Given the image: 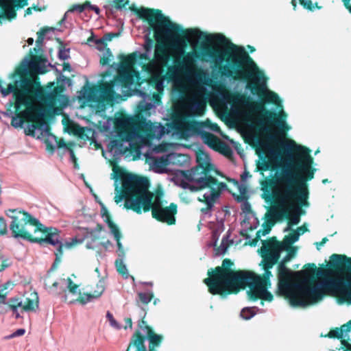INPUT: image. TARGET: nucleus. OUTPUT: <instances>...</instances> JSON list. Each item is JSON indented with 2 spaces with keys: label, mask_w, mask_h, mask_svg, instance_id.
Wrapping results in <instances>:
<instances>
[{
  "label": "nucleus",
  "mask_w": 351,
  "mask_h": 351,
  "mask_svg": "<svg viewBox=\"0 0 351 351\" xmlns=\"http://www.w3.org/2000/svg\"><path fill=\"white\" fill-rule=\"evenodd\" d=\"M118 58L120 60L119 71H132L137 58L136 52L128 55L119 54Z\"/></svg>",
  "instance_id": "412c9836"
},
{
  "label": "nucleus",
  "mask_w": 351,
  "mask_h": 351,
  "mask_svg": "<svg viewBox=\"0 0 351 351\" xmlns=\"http://www.w3.org/2000/svg\"><path fill=\"white\" fill-rule=\"evenodd\" d=\"M88 5H90V1H86L82 4H74L72 5L69 8V12H75L77 11L80 13L84 12L86 8H88Z\"/></svg>",
  "instance_id": "58836bf2"
},
{
  "label": "nucleus",
  "mask_w": 351,
  "mask_h": 351,
  "mask_svg": "<svg viewBox=\"0 0 351 351\" xmlns=\"http://www.w3.org/2000/svg\"><path fill=\"white\" fill-rule=\"evenodd\" d=\"M326 337L332 339H343L342 330L339 329V328H335L334 329H331Z\"/></svg>",
  "instance_id": "a19ab883"
},
{
  "label": "nucleus",
  "mask_w": 351,
  "mask_h": 351,
  "mask_svg": "<svg viewBox=\"0 0 351 351\" xmlns=\"http://www.w3.org/2000/svg\"><path fill=\"white\" fill-rule=\"evenodd\" d=\"M172 128L180 132L181 135L188 138L193 134H200L203 142L215 151L220 150L222 141L215 134L202 131L204 125L202 122L196 120H184L179 114L172 117Z\"/></svg>",
  "instance_id": "ddd939ff"
},
{
  "label": "nucleus",
  "mask_w": 351,
  "mask_h": 351,
  "mask_svg": "<svg viewBox=\"0 0 351 351\" xmlns=\"http://www.w3.org/2000/svg\"><path fill=\"white\" fill-rule=\"evenodd\" d=\"M339 329L342 330V334H343V332H349L351 330V320L343 324Z\"/></svg>",
  "instance_id": "864d4df0"
},
{
  "label": "nucleus",
  "mask_w": 351,
  "mask_h": 351,
  "mask_svg": "<svg viewBox=\"0 0 351 351\" xmlns=\"http://www.w3.org/2000/svg\"><path fill=\"white\" fill-rule=\"evenodd\" d=\"M8 304L13 312L16 311L19 307L23 308V301L18 297L10 298Z\"/></svg>",
  "instance_id": "72a5a7b5"
},
{
  "label": "nucleus",
  "mask_w": 351,
  "mask_h": 351,
  "mask_svg": "<svg viewBox=\"0 0 351 351\" xmlns=\"http://www.w3.org/2000/svg\"><path fill=\"white\" fill-rule=\"evenodd\" d=\"M7 110L10 112L11 114H14L11 120V125L14 128H21L24 122L27 121V118L24 115L21 114V110H16L15 109L14 112H13L10 106Z\"/></svg>",
  "instance_id": "a878e982"
},
{
  "label": "nucleus",
  "mask_w": 351,
  "mask_h": 351,
  "mask_svg": "<svg viewBox=\"0 0 351 351\" xmlns=\"http://www.w3.org/2000/svg\"><path fill=\"white\" fill-rule=\"evenodd\" d=\"M151 122L147 121L146 119L143 117H138L133 121L134 129L143 134H148L151 130Z\"/></svg>",
  "instance_id": "5701e85b"
},
{
  "label": "nucleus",
  "mask_w": 351,
  "mask_h": 351,
  "mask_svg": "<svg viewBox=\"0 0 351 351\" xmlns=\"http://www.w3.org/2000/svg\"><path fill=\"white\" fill-rule=\"evenodd\" d=\"M265 101L267 103L278 105L280 103V98L276 93L273 91H267L265 94Z\"/></svg>",
  "instance_id": "473e14b6"
},
{
  "label": "nucleus",
  "mask_w": 351,
  "mask_h": 351,
  "mask_svg": "<svg viewBox=\"0 0 351 351\" xmlns=\"http://www.w3.org/2000/svg\"><path fill=\"white\" fill-rule=\"evenodd\" d=\"M9 212L12 213V215L7 213L12 219L9 227L12 237L31 243L57 246L54 252L56 259L53 266L61 261L64 246L70 249L80 243L77 239H73L71 242L63 244L60 240V232L56 228L45 226L38 219L25 210L13 209L9 210Z\"/></svg>",
  "instance_id": "39448f33"
},
{
  "label": "nucleus",
  "mask_w": 351,
  "mask_h": 351,
  "mask_svg": "<svg viewBox=\"0 0 351 351\" xmlns=\"http://www.w3.org/2000/svg\"><path fill=\"white\" fill-rule=\"evenodd\" d=\"M206 109V102L203 98L195 97L192 100L190 106L191 111L197 116H202Z\"/></svg>",
  "instance_id": "b1692460"
},
{
  "label": "nucleus",
  "mask_w": 351,
  "mask_h": 351,
  "mask_svg": "<svg viewBox=\"0 0 351 351\" xmlns=\"http://www.w3.org/2000/svg\"><path fill=\"white\" fill-rule=\"evenodd\" d=\"M243 212L250 213L252 212L251 205L248 202H245L241 206Z\"/></svg>",
  "instance_id": "4d7b16f0"
},
{
  "label": "nucleus",
  "mask_w": 351,
  "mask_h": 351,
  "mask_svg": "<svg viewBox=\"0 0 351 351\" xmlns=\"http://www.w3.org/2000/svg\"><path fill=\"white\" fill-rule=\"evenodd\" d=\"M274 225V222H272L270 225H267L266 226L263 230L262 231V235H266L267 234L270 230H271V226Z\"/></svg>",
  "instance_id": "69168bd1"
},
{
  "label": "nucleus",
  "mask_w": 351,
  "mask_h": 351,
  "mask_svg": "<svg viewBox=\"0 0 351 351\" xmlns=\"http://www.w3.org/2000/svg\"><path fill=\"white\" fill-rule=\"evenodd\" d=\"M25 329L20 328V329L16 330L13 334H12L11 337H15L22 336L25 334Z\"/></svg>",
  "instance_id": "e2e57ef3"
},
{
  "label": "nucleus",
  "mask_w": 351,
  "mask_h": 351,
  "mask_svg": "<svg viewBox=\"0 0 351 351\" xmlns=\"http://www.w3.org/2000/svg\"><path fill=\"white\" fill-rule=\"evenodd\" d=\"M138 326L143 330H146L145 326H149V325L147 324V322L145 320V315L141 320L138 321Z\"/></svg>",
  "instance_id": "bf43d9fd"
},
{
  "label": "nucleus",
  "mask_w": 351,
  "mask_h": 351,
  "mask_svg": "<svg viewBox=\"0 0 351 351\" xmlns=\"http://www.w3.org/2000/svg\"><path fill=\"white\" fill-rule=\"evenodd\" d=\"M7 224L3 217H0V234L4 235L7 233Z\"/></svg>",
  "instance_id": "09e8293b"
},
{
  "label": "nucleus",
  "mask_w": 351,
  "mask_h": 351,
  "mask_svg": "<svg viewBox=\"0 0 351 351\" xmlns=\"http://www.w3.org/2000/svg\"><path fill=\"white\" fill-rule=\"evenodd\" d=\"M256 313L254 311V308H244L242 309L241 312V316L246 320L251 319L252 317L255 315Z\"/></svg>",
  "instance_id": "ea45409f"
},
{
  "label": "nucleus",
  "mask_w": 351,
  "mask_h": 351,
  "mask_svg": "<svg viewBox=\"0 0 351 351\" xmlns=\"http://www.w3.org/2000/svg\"><path fill=\"white\" fill-rule=\"evenodd\" d=\"M243 276V280L239 281L236 285L238 288V292L241 289H244L247 287H249L247 295L251 300L256 301L261 299L264 285L258 282L257 280H249L248 278L246 277L248 276L247 274Z\"/></svg>",
  "instance_id": "f3484780"
},
{
  "label": "nucleus",
  "mask_w": 351,
  "mask_h": 351,
  "mask_svg": "<svg viewBox=\"0 0 351 351\" xmlns=\"http://www.w3.org/2000/svg\"><path fill=\"white\" fill-rule=\"evenodd\" d=\"M118 35H119L118 34L110 32V33L106 34L103 36V38L104 39L105 43H108V41H111L113 38L118 36Z\"/></svg>",
  "instance_id": "5fc2aeb1"
},
{
  "label": "nucleus",
  "mask_w": 351,
  "mask_h": 351,
  "mask_svg": "<svg viewBox=\"0 0 351 351\" xmlns=\"http://www.w3.org/2000/svg\"><path fill=\"white\" fill-rule=\"evenodd\" d=\"M138 298L136 299V304L141 306L144 311L143 306L148 304L154 298V294L152 292L143 293L139 292L137 294Z\"/></svg>",
  "instance_id": "c85d7f7f"
},
{
  "label": "nucleus",
  "mask_w": 351,
  "mask_h": 351,
  "mask_svg": "<svg viewBox=\"0 0 351 351\" xmlns=\"http://www.w3.org/2000/svg\"><path fill=\"white\" fill-rule=\"evenodd\" d=\"M263 245H267L268 243H274L276 247L270 248L268 250L269 253L273 252H278L279 258H280V252L282 250L287 251L286 256L282 259L278 265V291L280 294H286L288 293L292 287V282L294 277L293 271L287 267L286 264L289 263L297 253V247L295 246H286L282 245V243L278 241L276 237H272L267 240L262 241Z\"/></svg>",
  "instance_id": "9d476101"
},
{
  "label": "nucleus",
  "mask_w": 351,
  "mask_h": 351,
  "mask_svg": "<svg viewBox=\"0 0 351 351\" xmlns=\"http://www.w3.org/2000/svg\"><path fill=\"white\" fill-rule=\"evenodd\" d=\"M146 336L145 339L149 341L148 350L147 351H155L157 347H159L163 340V336L154 332L151 326H145ZM144 337V335H143Z\"/></svg>",
  "instance_id": "aec40b11"
},
{
  "label": "nucleus",
  "mask_w": 351,
  "mask_h": 351,
  "mask_svg": "<svg viewBox=\"0 0 351 351\" xmlns=\"http://www.w3.org/2000/svg\"><path fill=\"white\" fill-rule=\"evenodd\" d=\"M104 286L101 282H99L96 285V289L93 292L84 293L82 295L77 298L81 304H85L88 302H90L93 299L99 298L104 291Z\"/></svg>",
  "instance_id": "4be33fe9"
},
{
  "label": "nucleus",
  "mask_w": 351,
  "mask_h": 351,
  "mask_svg": "<svg viewBox=\"0 0 351 351\" xmlns=\"http://www.w3.org/2000/svg\"><path fill=\"white\" fill-rule=\"evenodd\" d=\"M10 265V264L8 263V259L5 257L2 251L0 250V271H3Z\"/></svg>",
  "instance_id": "c03bdc74"
},
{
  "label": "nucleus",
  "mask_w": 351,
  "mask_h": 351,
  "mask_svg": "<svg viewBox=\"0 0 351 351\" xmlns=\"http://www.w3.org/2000/svg\"><path fill=\"white\" fill-rule=\"evenodd\" d=\"M299 3L302 6H303L304 8L307 9L308 10H313L314 8L311 0H299ZM291 4L293 7V9L295 10L297 7L296 0H291Z\"/></svg>",
  "instance_id": "c9c22d12"
},
{
  "label": "nucleus",
  "mask_w": 351,
  "mask_h": 351,
  "mask_svg": "<svg viewBox=\"0 0 351 351\" xmlns=\"http://www.w3.org/2000/svg\"><path fill=\"white\" fill-rule=\"evenodd\" d=\"M145 337L137 330L132 337L126 351H147L145 345Z\"/></svg>",
  "instance_id": "6ab92c4d"
},
{
  "label": "nucleus",
  "mask_w": 351,
  "mask_h": 351,
  "mask_svg": "<svg viewBox=\"0 0 351 351\" xmlns=\"http://www.w3.org/2000/svg\"><path fill=\"white\" fill-rule=\"evenodd\" d=\"M247 195H246V191H245V189H243V191H241V193L240 195H238L236 197H235V199L237 200V202H242L243 201L245 202H247L246 200L247 199Z\"/></svg>",
  "instance_id": "8fccbe9b"
},
{
  "label": "nucleus",
  "mask_w": 351,
  "mask_h": 351,
  "mask_svg": "<svg viewBox=\"0 0 351 351\" xmlns=\"http://www.w3.org/2000/svg\"><path fill=\"white\" fill-rule=\"evenodd\" d=\"M201 34L199 36H193L191 34H188L189 36V40L186 41H181L179 43H176L173 41L172 39H171L169 37H167L162 40L160 42H158V44L156 45L155 47V51H154V60L156 62L161 64L162 66H165L168 62L170 60V56L167 50V48L162 43L165 40H169L172 47H178L179 46H181L182 47H184L188 43L191 41L192 38H204L207 42H210V39L208 38L209 35L206 34V33L200 31Z\"/></svg>",
  "instance_id": "dca6fc26"
},
{
  "label": "nucleus",
  "mask_w": 351,
  "mask_h": 351,
  "mask_svg": "<svg viewBox=\"0 0 351 351\" xmlns=\"http://www.w3.org/2000/svg\"><path fill=\"white\" fill-rule=\"evenodd\" d=\"M88 42L89 43H94L99 51H102L104 48H107V43H105L103 37L99 39H95L93 36H90L88 38Z\"/></svg>",
  "instance_id": "f704fd0d"
},
{
  "label": "nucleus",
  "mask_w": 351,
  "mask_h": 351,
  "mask_svg": "<svg viewBox=\"0 0 351 351\" xmlns=\"http://www.w3.org/2000/svg\"><path fill=\"white\" fill-rule=\"evenodd\" d=\"M15 0H0V19L11 21L16 17Z\"/></svg>",
  "instance_id": "a211bd4d"
},
{
  "label": "nucleus",
  "mask_w": 351,
  "mask_h": 351,
  "mask_svg": "<svg viewBox=\"0 0 351 351\" xmlns=\"http://www.w3.org/2000/svg\"><path fill=\"white\" fill-rule=\"evenodd\" d=\"M138 58H139L140 60H145V61H148L149 62H151L150 58L147 54V53H141L139 55Z\"/></svg>",
  "instance_id": "774afa93"
},
{
  "label": "nucleus",
  "mask_w": 351,
  "mask_h": 351,
  "mask_svg": "<svg viewBox=\"0 0 351 351\" xmlns=\"http://www.w3.org/2000/svg\"><path fill=\"white\" fill-rule=\"evenodd\" d=\"M147 178L134 174H127L122 178V190L119 195L114 199L118 204L125 199L124 207L132 210L137 214H141V205L147 188H149Z\"/></svg>",
  "instance_id": "1a4fd4ad"
},
{
  "label": "nucleus",
  "mask_w": 351,
  "mask_h": 351,
  "mask_svg": "<svg viewBox=\"0 0 351 351\" xmlns=\"http://www.w3.org/2000/svg\"><path fill=\"white\" fill-rule=\"evenodd\" d=\"M115 267L119 274L128 278V272L125 265L123 263V258H117L114 262Z\"/></svg>",
  "instance_id": "2f4dec72"
},
{
  "label": "nucleus",
  "mask_w": 351,
  "mask_h": 351,
  "mask_svg": "<svg viewBox=\"0 0 351 351\" xmlns=\"http://www.w3.org/2000/svg\"><path fill=\"white\" fill-rule=\"evenodd\" d=\"M328 267L317 268L315 263L304 265V269L293 272L294 276L318 278L322 286L331 292L339 304H351V258L345 254H333L330 257Z\"/></svg>",
  "instance_id": "20e7f679"
},
{
  "label": "nucleus",
  "mask_w": 351,
  "mask_h": 351,
  "mask_svg": "<svg viewBox=\"0 0 351 351\" xmlns=\"http://www.w3.org/2000/svg\"><path fill=\"white\" fill-rule=\"evenodd\" d=\"M250 106L253 112L261 114L258 127L265 134L267 139L283 149L293 152V169H283L280 174L273 178L266 179L261 185L266 202L274 203L272 213L276 218L282 217L288 220L289 226L298 224L300 221L302 207L308 206L309 191L307 182L314 178L316 171L312 167L313 158L311 150L301 145H296L293 141L280 142L278 136H284L290 127L286 123L287 114L283 110L278 113L267 110L264 104L252 101Z\"/></svg>",
  "instance_id": "f257e3e1"
},
{
  "label": "nucleus",
  "mask_w": 351,
  "mask_h": 351,
  "mask_svg": "<svg viewBox=\"0 0 351 351\" xmlns=\"http://www.w3.org/2000/svg\"><path fill=\"white\" fill-rule=\"evenodd\" d=\"M162 196V191L154 193L147 188L144 199H142L141 213H147L151 210L154 219L168 225H173L176 223L178 206L175 203H171L169 206L164 207Z\"/></svg>",
  "instance_id": "f8f14e48"
},
{
  "label": "nucleus",
  "mask_w": 351,
  "mask_h": 351,
  "mask_svg": "<svg viewBox=\"0 0 351 351\" xmlns=\"http://www.w3.org/2000/svg\"><path fill=\"white\" fill-rule=\"evenodd\" d=\"M112 58L113 56L110 49L106 48L105 54L101 58L99 63L102 66L108 65Z\"/></svg>",
  "instance_id": "e433bc0d"
},
{
  "label": "nucleus",
  "mask_w": 351,
  "mask_h": 351,
  "mask_svg": "<svg viewBox=\"0 0 351 351\" xmlns=\"http://www.w3.org/2000/svg\"><path fill=\"white\" fill-rule=\"evenodd\" d=\"M16 10L23 8L27 5V0H15Z\"/></svg>",
  "instance_id": "13d9d810"
},
{
  "label": "nucleus",
  "mask_w": 351,
  "mask_h": 351,
  "mask_svg": "<svg viewBox=\"0 0 351 351\" xmlns=\"http://www.w3.org/2000/svg\"><path fill=\"white\" fill-rule=\"evenodd\" d=\"M66 282H67V289L68 291L73 294V295H75L77 293H79L80 294V290L78 289L79 288V286L75 284L71 278H67L66 279Z\"/></svg>",
  "instance_id": "4c0bfd02"
},
{
  "label": "nucleus",
  "mask_w": 351,
  "mask_h": 351,
  "mask_svg": "<svg viewBox=\"0 0 351 351\" xmlns=\"http://www.w3.org/2000/svg\"><path fill=\"white\" fill-rule=\"evenodd\" d=\"M38 296L36 293H32L31 298H26L23 302V310L24 311H36L38 308Z\"/></svg>",
  "instance_id": "393cba45"
},
{
  "label": "nucleus",
  "mask_w": 351,
  "mask_h": 351,
  "mask_svg": "<svg viewBox=\"0 0 351 351\" xmlns=\"http://www.w3.org/2000/svg\"><path fill=\"white\" fill-rule=\"evenodd\" d=\"M132 71H119V74L110 82L101 81L98 85L90 88L88 99L90 101L95 103L98 108H104L106 104H110L114 98V88L117 83L124 86L131 84L133 79L131 72Z\"/></svg>",
  "instance_id": "9b49d317"
},
{
  "label": "nucleus",
  "mask_w": 351,
  "mask_h": 351,
  "mask_svg": "<svg viewBox=\"0 0 351 351\" xmlns=\"http://www.w3.org/2000/svg\"><path fill=\"white\" fill-rule=\"evenodd\" d=\"M106 317L108 318V319L109 320L110 324L112 326L114 327V328H120L118 323L117 322V321L114 319L112 314L110 312H108L107 314H106Z\"/></svg>",
  "instance_id": "3c124183"
},
{
  "label": "nucleus",
  "mask_w": 351,
  "mask_h": 351,
  "mask_svg": "<svg viewBox=\"0 0 351 351\" xmlns=\"http://www.w3.org/2000/svg\"><path fill=\"white\" fill-rule=\"evenodd\" d=\"M341 343L345 347L343 351H351V345L348 343L347 340L341 339Z\"/></svg>",
  "instance_id": "680f3d73"
},
{
  "label": "nucleus",
  "mask_w": 351,
  "mask_h": 351,
  "mask_svg": "<svg viewBox=\"0 0 351 351\" xmlns=\"http://www.w3.org/2000/svg\"><path fill=\"white\" fill-rule=\"evenodd\" d=\"M114 7L117 10H121L129 4V0H114Z\"/></svg>",
  "instance_id": "de8ad7c7"
},
{
  "label": "nucleus",
  "mask_w": 351,
  "mask_h": 351,
  "mask_svg": "<svg viewBox=\"0 0 351 351\" xmlns=\"http://www.w3.org/2000/svg\"><path fill=\"white\" fill-rule=\"evenodd\" d=\"M210 42L226 46L220 49L208 43L199 45V51L188 52L184 54L182 60H174L176 68L169 66L166 73L169 80H173L176 69L191 71L195 67V59L206 60L211 59L222 77L247 82L246 88L252 94L261 97L265 89V78L249 53L243 47L238 46L221 34L209 35Z\"/></svg>",
  "instance_id": "f03ea898"
},
{
  "label": "nucleus",
  "mask_w": 351,
  "mask_h": 351,
  "mask_svg": "<svg viewBox=\"0 0 351 351\" xmlns=\"http://www.w3.org/2000/svg\"><path fill=\"white\" fill-rule=\"evenodd\" d=\"M258 169L261 171H265L268 170H273L274 167L270 160H263L260 165L258 166Z\"/></svg>",
  "instance_id": "79ce46f5"
},
{
  "label": "nucleus",
  "mask_w": 351,
  "mask_h": 351,
  "mask_svg": "<svg viewBox=\"0 0 351 351\" xmlns=\"http://www.w3.org/2000/svg\"><path fill=\"white\" fill-rule=\"evenodd\" d=\"M58 57L60 59L65 60L69 58V55L67 54L66 51L64 49H60L58 53Z\"/></svg>",
  "instance_id": "052dcab7"
},
{
  "label": "nucleus",
  "mask_w": 351,
  "mask_h": 351,
  "mask_svg": "<svg viewBox=\"0 0 351 351\" xmlns=\"http://www.w3.org/2000/svg\"><path fill=\"white\" fill-rule=\"evenodd\" d=\"M73 132L76 135L82 136L84 132V128L80 127L79 125H75L73 127Z\"/></svg>",
  "instance_id": "6e6d98bb"
},
{
  "label": "nucleus",
  "mask_w": 351,
  "mask_h": 351,
  "mask_svg": "<svg viewBox=\"0 0 351 351\" xmlns=\"http://www.w3.org/2000/svg\"><path fill=\"white\" fill-rule=\"evenodd\" d=\"M101 213L102 217L104 218V221L108 224L111 232L116 231L119 229L118 226L112 221L110 214L103 204H101Z\"/></svg>",
  "instance_id": "bb28decb"
},
{
  "label": "nucleus",
  "mask_w": 351,
  "mask_h": 351,
  "mask_svg": "<svg viewBox=\"0 0 351 351\" xmlns=\"http://www.w3.org/2000/svg\"><path fill=\"white\" fill-rule=\"evenodd\" d=\"M67 149L69 152L71 159L72 162L74 163V167L75 168H77L78 165L77 163V158H76L75 152L73 149V147H71V146H67Z\"/></svg>",
  "instance_id": "603ef678"
},
{
  "label": "nucleus",
  "mask_w": 351,
  "mask_h": 351,
  "mask_svg": "<svg viewBox=\"0 0 351 351\" xmlns=\"http://www.w3.org/2000/svg\"><path fill=\"white\" fill-rule=\"evenodd\" d=\"M129 8L139 19L149 23L150 28L154 31V38L158 42L169 37L173 41L179 43L189 40V34L193 36L201 34L200 30L197 28L182 29L180 25L171 22L168 17L163 15L160 10L138 8L134 4Z\"/></svg>",
  "instance_id": "0eeeda50"
},
{
  "label": "nucleus",
  "mask_w": 351,
  "mask_h": 351,
  "mask_svg": "<svg viewBox=\"0 0 351 351\" xmlns=\"http://www.w3.org/2000/svg\"><path fill=\"white\" fill-rule=\"evenodd\" d=\"M47 62L44 56L31 53L29 60L22 62L10 74V78L19 76L20 80H15L1 90L4 97L13 94L14 101H10L8 106L21 110V114L27 118V121L32 123L34 128H40L45 123V109L37 106L36 101L39 99L53 106L64 90L63 85L54 86V82L48 83L47 88L49 89V91L42 87L37 75L47 72Z\"/></svg>",
  "instance_id": "7ed1b4c3"
},
{
  "label": "nucleus",
  "mask_w": 351,
  "mask_h": 351,
  "mask_svg": "<svg viewBox=\"0 0 351 351\" xmlns=\"http://www.w3.org/2000/svg\"><path fill=\"white\" fill-rule=\"evenodd\" d=\"M152 43L153 40L150 38H148L147 40V43L144 46V49L146 51H149L151 49Z\"/></svg>",
  "instance_id": "0e129e2a"
},
{
  "label": "nucleus",
  "mask_w": 351,
  "mask_h": 351,
  "mask_svg": "<svg viewBox=\"0 0 351 351\" xmlns=\"http://www.w3.org/2000/svg\"><path fill=\"white\" fill-rule=\"evenodd\" d=\"M330 293L334 295L331 292L326 291L322 286V282L319 286H317L313 281L301 285L298 288L297 292H290V290L286 294L289 300V302L293 306H306L310 304L316 303L320 301L325 293Z\"/></svg>",
  "instance_id": "4468645a"
},
{
  "label": "nucleus",
  "mask_w": 351,
  "mask_h": 351,
  "mask_svg": "<svg viewBox=\"0 0 351 351\" xmlns=\"http://www.w3.org/2000/svg\"><path fill=\"white\" fill-rule=\"evenodd\" d=\"M275 245L276 244L275 243ZM275 247L274 243H268L267 245H262V247L258 250V252L262 257V261L260 265H262L265 272L262 276H260L256 274L253 271H247L246 274L248 276L246 277L248 278L249 280H257L258 282L261 283L263 285H271L269 278L272 274L269 269L278 263L279 254H278V252L269 253L268 250L270 248L274 249Z\"/></svg>",
  "instance_id": "2eb2a0df"
},
{
  "label": "nucleus",
  "mask_w": 351,
  "mask_h": 351,
  "mask_svg": "<svg viewBox=\"0 0 351 351\" xmlns=\"http://www.w3.org/2000/svg\"><path fill=\"white\" fill-rule=\"evenodd\" d=\"M260 239H261V236L256 235L254 239H253L252 241H249V245L250 246H256Z\"/></svg>",
  "instance_id": "338daca9"
},
{
  "label": "nucleus",
  "mask_w": 351,
  "mask_h": 351,
  "mask_svg": "<svg viewBox=\"0 0 351 351\" xmlns=\"http://www.w3.org/2000/svg\"><path fill=\"white\" fill-rule=\"evenodd\" d=\"M233 262L229 258L222 261L221 266H217L214 269L207 272L208 278L204 279V283L208 287V291L213 295H219L222 297L238 293L237 284L243 280L247 271H235L231 269Z\"/></svg>",
  "instance_id": "6e6552de"
},
{
  "label": "nucleus",
  "mask_w": 351,
  "mask_h": 351,
  "mask_svg": "<svg viewBox=\"0 0 351 351\" xmlns=\"http://www.w3.org/2000/svg\"><path fill=\"white\" fill-rule=\"evenodd\" d=\"M220 150H219L218 152H221L224 156H230L232 155V151L228 145H226L222 142V145H220Z\"/></svg>",
  "instance_id": "49530a36"
},
{
  "label": "nucleus",
  "mask_w": 351,
  "mask_h": 351,
  "mask_svg": "<svg viewBox=\"0 0 351 351\" xmlns=\"http://www.w3.org/2000/svg\"><path fill=\"white\" fill-rule=\"evenodd\" d=\"M53 136L56 139L57 147L58 148L66 147L67 149V146H71V147H72L74 145L73 143H71V142L66 143L63 138H58L56 136H55L53 135Z\"/></svg>",
  "instance_id": "a18cd8bd"
},
{
  "label": "nucleus",
  "mask_w": 351,
  "mask_h": 351,
  "mask_svg": "<svg viewBox=\"0 0 351 351\" xmlns=\"http://www.w3.org/2000/svg\"><path fill=\"white\" fill-rule=\"evenodd\" d=\"M271 285H265L263 286V293L261 295V299L262 300H265V301H268V302H271L272 300H273V295L267 291V289L270 287Z\"/></svg>",
  "instance_id": "37998d69"
},
{
  "label": "nucleus",
  "mask_w": 351,
  "mask_h": 351,
  "mask_svg": "<svg viewBox=\"0 0 351 351\" xmlns=\"http://www.w3.org/2000/svg\"><path fill=\"white\" fill-rule=\"evenodd\" d=\"M111 233L114 235V237L115 240L117 241V254L119 258H123L125 257V253L123 248V246L122 243H121L120 240L121 238V233L119 230V229L117 230L116 231H112Z\"/></svg>",
  "instance_id": "c756f323"
},
{
  "label": "nucleus",
  "mask_w": 351,
  "mask_h": 351,
  "mask_svg": "<svg viewBox=\"0 0 351 351\" xmlns=\"http://www.w3.org/2000/svg\"><path fill=\"white\" fill-rule=\"evenodd\" d=\"M53 27H42L38 32H37V39L36 41L37 47H34L33 49L34 51L37 53L38 50H40V47L43 45L45 36L47 33H48L50 31H53Z\"/></svg>",
  "instance_id": "cd10ccee"
},
{
  "label": "nucleus",
  "mask_w": 351,
  "mask_h": 351,
  "mask_svg": "<svg viewBox=\"0 0 351 351\" xmlns=\"http://www.w3.org/2000/svg\"><path fill=\"white\" fill-rule=\"evenodd\" d=\"M300 236V232L292 230V232L287 236H285L284 241L282 245L286 246H293L292 244L296 242Z\"/></svg>",
  "instance_id": "7c9ffc66"
},
{
  "label": "nucleus",
  "mask_w": 351,
  "mask_h": 351,
  "mask_svg": "<svg viewBox=\"0 0 351 351\" xmlns=\"http://www.w3.org/2000/svg\"><path fill=\"white\" fill-rule=\"evenodd\" d=\"M197 165L184 173V178L189 182H194L189 188L193 191H197L204 189H209L208 193H204L198 201L206 204L202 208L201 212L207 213L214 206L216 199L219 197L221 191L226 187L223 182H220L215 178L220 175L219 171L215 169L213 164L210 162L207 154L200 153L197 155Z\"/></svg>",
  "instance_id": "423d86ee"
}]
</instances>
